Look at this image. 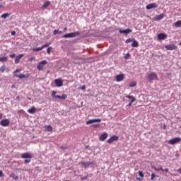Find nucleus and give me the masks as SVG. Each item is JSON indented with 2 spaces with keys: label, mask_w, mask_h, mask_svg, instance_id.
<instances>
[{
  "label": "nucleus",
  "mask_w": 181,
  "mask_h": 181,
  "mask_svg": "<svg viewBox=\"0 0 181 181\" xmlns=\"http://www.w3.org/2000/svg\"><path fill=\"white\" fill-rule=\"evenodd\" d=\"M11 35H12V36H15V35H16V31H11Z\"/></svg>",
  "instance_id": "47"
},
{
  "label": "nucleus",
  "mask_w": 181,
  "mask_h": 181,
  "mask_svg": "<svg viewBox=\"0 0 181 181\" xmlns=\"http://www.w3.org/2000/svg\"><path fill=\"white\" fill-rule=\"evenodd\" d=\"M152 169H154L156 172H160V170H161V172H163V168L162 167H160L159 168H156V167H152Z\"/></svg>",
  "instance_id": "28"
},
{
  "label": "nucleus",
  "mask_w": 181,
  "mask_h": 181,
  "mask_svg": "<svg viewBox=\"0 0 181 181\" xmlns=\"http://www.w3.org/2000/svg\"><path fill=\"white\" fill-rule=\"evenodd\" d=\"M0 177H4V173L2 170H0Z\"/></svg>",
  "instance_id": "45"
},
{
  "label": "nucleus",
  "mask_w": 181,
  "mask_h": 181,
  "mask_svg": "<svg viewBox=\"0 0 181 181\" xmlns=\"http://www.w3.org/2000/svg\"><path fill=\"white\" fill-rule=\"evenodd\" d=\"M21 158L25 160V163H29L30 162V159H32V154L29 153H25L21 155Z\"/></svg>",
  "instance_id": "2"
},
{
  "label": "nucleus",
  "mask_w": 181,
  "mask_h": 181,
  "mask_svg": "<svg viewBox=\"0 0 181 181\" xmlns=\"http://www.w3.org/2000/svg\"><path fill=\"white\" fill-rule=\"evenodd\" d=\"M119 139V137L117 135L112 136L108 140L107 144H111L114 142V141H118Z\"/></svg>",
  "instance_id": "8"
},
{
  "label": "nucleus",
  "mask_w": 181,
  "mask_h": 181,
  "mask_svg": "<svg viewBox=\"0 0 181 181\" xmlns=\"http://www.w3.org/2000/svg\"><path fill=\"white\" fill-rule=\"evenodd\" d=\"M14 76H16V77H18V78H28V77H30V74H21L20 75H16V74H15Z\"/></svg>",
  "instance_id": "14"
},
{
  "label": "nucleus",
  "mask_w": 181,
  "mask_h": 181,
  "mask_svg": "<svg viewBox=\"0 0 181 181\" xmlns=\"http://www.w3.org/2000/svg\"><path fill=\"white\" fill-rule=\"evenodd\" d=\"M119 33H124V35H128V33H131L132 32V29H126V30H119Z\"/></svg>",
  "instance_id": "17"
},
{
  "label": "nucleus",
  "mask_w": 181,
  "mask_h": 181,
  "mask_svg": "<svg viewBox=\"0 0 181 181\" xmlns=\"http://www.w3.org/2000/svg\"><path fill=\"white\" fill-rule=\"evenodd\" d=\"M56 94H57V91H52V97H54V98H56L57 95Z\"/></svg>",
  "instance_id": "39"
},
{
  "label": "nucleus",
  "mask_w": 181,
  "mask_h": 181,
  "mask_svg": "<svg viewBox=\"0 0 181 181\" xmlns=\"http://www.w3.org/2000/svg\"><path fill=\"white\" fill-rule=\"evenodd\" d=\"M79 165H82V166H83V168H88V166H91V165H94V162H81L79 163Z\"/></svg>",
  "instance_id": "10"
},
{
  "label": "nucleus",
  "mask_w": 181,
  "mask_h": 181,
  "mask_svg": "<svg viewBox=\"0 0 181 181\" xmlns=\"http://www.w3.org/2000/svg\"><path fill=\"white\" fill-rule=\"evenodd\" d=\"M40 50H43V47H37V48H33V52H40Z\"/></svg>",
  "instance_id": "27"
},
{
  "label": "nucleus",
  "mask_w": 181,
  "mask_h": 181,
  "mask_svg": "<svg viewBox=\"0 0 181 181\" xmlns=\"http://www.w3.org/2000/svg\"><path fill=\"white\" fill-rule=\"evenodd\" d=\"M4 6H2L1 4H0V8H2Z\"/></svg>",
  "instance_id": "60"
},
{
  "label": "nucleus",
  "mask_w": 181,
  "mask_h": 181,
  "mask_svg": "<svg viewBox=\"0 0 181 181\" xmlns=\"http://www.w3.org/2000/svg\"><path fill=\"white\" fill-rule=\"evenodd\" d=\"M45 128L47 132H53V127L52 126L50 125L45 126Z\"/></svg>",
  "instance_id": "19"
},
{
  "label": "nucleus",
  "mask_w": 181,
  "mask_h": 181,
  "mask_svg": "<svg viewBox=\"0 0 181 181\" xmlns=\"http://www.w3.org/2000/svg\"><path fill=\"white\" fill-rule=\"evenodd\" d=\"M50 46V43H46L45 45H42V49H45V47H49Z\"/></svg>",
  "instance_id": "36"
},
{
  "label": "nucleus",
  "mask_w": 181,
  "mask_h": 181,
  "mask_svg": "<svg viewBox=\"0 0 181 181\" xmlns=\"http://www.w3.org/2000/svg\"><path fill=\"white\" fill-rule=\"evenodd\" d=\"M155 177H158L155 173L151 174V180H155Z\"/></svg>",
  "instance_id": "33"
},
{
  "label": "nucleus",
  "mask_w": 181,
  "mask_h": 181,
  "mask_svg": "<svg viewBox=\"0 0 181 181\" xmlns=\"http://www.w3.org/2000/svg\"><path fill=\"white\" fill-rule=\"evenodd\" d=\"M137 180L139 181H142V180L141 178H137Z\"/></svg>",
  "instance_id": "58"
},
{
  "label": "nucleus",
  "mask_w": 181,
  "mask_h": 181,
  "mask_svg": "<svg viewBox=\"0 0 181 181\" xmlns=\"http://www.w3.org/2000/svg\"><path fill=\"white\" fill-rule=\"evenodd\" d=\"M9 177H11L14 180H18V179H19V177H18V175H16L15 173H13L10 174Z\"/></svg>",
  "instance_id": "21"
},
{
  "label": "nucleus",
  "mask_w": 181,
  "mask_h": 181,
  "mask_svg": "<svg viewBox=\"0 0 181 181\" xmlns=\"http://www.w3.org/2000/svg\"><path fill=\"white\" fill-rule=\"evenodd\" d=\"M9 119H4L0 122V125L1 127H9Z\"/></svg>",
  "instance_id": "7"
},
{
  "label": "nucleus",
  "mask_w": 181,
  "mask_h": 181,
  "mask_svg": "<svg viewBox=\"0 0 181 181\" xmlns=\"http://www.w3.org/2000/svg\"><path fill=\"white\" fill-rule=\"evenodd\" d=\"M175 26H176V28H180L181 26V21H178L177 22L175 23Z\"/></svg>",
  "instance_id": "30"
},
{
  "label": "nucleus",
  "mask_w": 181,
  "mask_h": 181,
  "mask_svg": "<svg viewBox=\"0 0 181 181\" xmlns=\"http://www.w3.org/2000/svg\"><path fill=\"white\" fill-rule=\"evenodd\" d=\"M2 117H4V115H2V113H0V119H2Z\"/></svg>",
  "instance_id": "52"
},
{
  "label": "nucleus",
  "mask_w": 181,
  "mask_h": 181,
  "mask_svg": "<svg viewBox=\"0 0 181 181\" xmlns=\"http://www.w3.org/2000/svg\"><path fill=\"white\" fill-rule=\"evenodd\" d=\"M162 19H163V14H160V15L156 16L154 18V21H160Z\"/></svg>",
  "instance_id": "22"
},
{
  "label": "nucleus",
  "mask_w": 181,
  "mask_h": 181,
  "mask_svg": "<svg viewBox=\"0 0 181 181\" xmlns=\"http://www.w3.org/2000/svg\"><path fill=\"white\" fill-rule=\"evenodd\" d=\"M146 8L148 10L154 9L155 8H158V5L155 3H151L148 5H147Z\"/></svg>",
  "instance_id": "15"
},
{
  "label": "nucleus",
  "mask_w": 181,
  "mask_h": 181,
  "mask_svg": "<svg viewBox=\"0 0 181 181\" xmlns=\"http://www.w3.org/2000/svg\"><path fill=\"white\" fill-rule=\"evenodd\" d=\"M33 59H35L34 57H32L30 59V62H32V60H33Z\"/></svg>",
  "instance_id": "54"
},
{
  "label": "nucleus",
  "mask_w": 181,
  "mask_h": 181,
  "mask_svg": "<svg viewBox=\"0 0 181 181\" xmlns=\"http://www.w3.org/2000/svg\"><path fill=\"white\" fill-rule=\"evenodd\" d=\"M81 90H86V85H83L82 87L80 88Z\"/></svg>",
  "instance_id": "48"
},
{
  "label": "nucleus",
  "mask_w": 181,
  "mask_h": 181,
  "mask_svg": "<svg viewBox=\"0 0 181 181\" xmlns=\"http://www.w3.org/2000/svg\"><path fill=\"white\" fill-rule=\"evenodd\" d=\"M36 107L35 106H33L30 109L28 110V112H29V114H35V112H36Z\"/></svg>",
  "instance_id": "20"
},
{
  "label": "nucleus",
  "mask_w": 181,
  "mask_h": 181,
  "mask_svg": "<svg viewBox=\"0 0 181 181\" xmlns=\"http://www.w3.org/2000/svg\"><path fill=\"white\" fill-rule=\"evenodd\" d=\"M5 70H6V68L5 67V65H2L1 67H0V72L1 73H4L5 71Z\"/></svg>",
  "instance_id": "31"
},
{
  "label": "nucleus",
  "mask_w": 181,
  "mask_h": 181,
  "mask_svg": "<svg viewBox=\"0 0 181 181\" xmlns=\"http://www.w3.org/2000/svg\"><path fill=\"white\" fill-rule=\"evenodd\" d=\"M132 103H131V101H130V103H129V107H131V105H132Z\"/></svg>",
  "instance_id": "53"
},
{
  "label": "nucleus",
  "mask_w": 181,
  "mask_h": 181,
  "mask_svg": "<svg viewBox=\"0 0 181 181\" xmlns=\"http://www.w3.org/2000/svg\"><path fill=\"white\" fill-rule=\"evenodd\" d=\"M55 98H59L60 100H62V96H60V95H57V96H55Z\"/></svg>",
  "instance_id": "51"
},
{
  "label": "nucleus",
  "mask_w": 181,
  "mask_h": 181,
  "mask_svg": "<svg viewBox=\"0 0 181 181\" xmlns=\"http://www.w3.org/2000/svg\"><path fill=\"white\" fill-rule=\"evenodd\" d=\"M54 83L57 87H63V80L57 78L54 80Z\"/></svg>",
  "instance_id": "12"
},
{
  "label": "nucleus",
  "mask_w": 181,
  "mask_h": 181,
  "mask_svg": "<svg viewBox=\"0 0 181 181\" xmlns=\"http://www.w3.org/2000/svg\"><path fill=\"white\" fill-rule=\"evenodd\" d=\"M47 64V61L46 60H42L41 61L37 66V70L42 71L43 69H45V66Z\"/></svg>",
  "instance_id": "4"
},
{
  "label": "nucleus",
  "mask_w": 181,
  "mask_h": 181,
  "mask_svg": "<svg viewBox=\"0 0 181 181\" xmlns=\"http://www.w3.org/2000/svg\"><path fill=\"white\" fill-rule=\"evenodd\" d=\"M67 98V95L66 94H62L61 95V100H66Z\"/></svg>",
  "instance_id": "34"
},
{
  "label": "nucleus",
  "mask_w": 181,
  "mask_h": 181,
  "mask_svg": "<svg viewBox=\"0 0 181 181\" xmlns=\"http://www.w3.org/2000/svg\"><path fill=\"white\" fill-rule=\"evenodd\" d=\"M163 172H166V173L169 172V168L163 169Z\"/></svg>",
  "instance_id": "50"
},
{
  "label": "nucleus",
  "mask_w": 181,
  "mask_h": 181,
  "mask_svg": "<svg viewBox=\"0 0 181 181\" xmlns=\"http://www.w3.org/2000/svg\"><path fill=\"white\" fill-rule=\"evenodd\" d=\"M94 122H101V119H89L86 122V125H91V124H94Z\"/></svg>",
  "instance_id": "9"
},
{
  "label": "nucleus",
  "mask_w": 181,
  "mask_h": 181,
  "mask_svg": "<svg viewBox=\"0 0 181 181\" xmlns=\"http://www.w3.org/2000/svg\"><path fill=\"white\" fill-rule=\"evenodd\" d=\"M126 98H129V100H131V103H135V98L134 96L127 95L126 96Z\"/></svg>",
  "instance_id": "25"
},
{
  "label": "nucleus",
  "mask_w": 181,
  "mask_h": 181,
  "mask_svg": "<svg viewBox=\"0 0 181 181\" xmlns=\"http://www.w3.org/2000/svg\"><path fill=\"white\" fill-rule=\"evenodd\" d=\"M129 87H136V81H132L129 83Z\"/></svg>",
  "instance_id": "29"
},
{
  "label": "nucleus",
  "mask_w": 181,
  "mask_h": 181,
  "mask_svg": "<svg viewBox=\"0 0 181 181\" xmlns=\"http://www.w3.org/2000/svg\"><path fill=\"white\" fill-rule=\"evenodd\" d=\"M11 88H15V85H12Z\"/></svg>",
  "instance_id": "56"
},
{
  "label": "nucleus",
  "mask_w": 181,
  "mask_h": 181,
  "mask_svg": "<svg viewBox=\"0 0 181 181\" xmlns=\"http://www.w3.org/2000/svg\"><path fill=\"white\" fill-rule=\"evenodd\" d=\"M20 98H20L19 96H17V97H16V100H20Z\"/></svg>",
  "instance_id": "55"
},
{
  "label": "nucleus",
  "mask_w": 181,
  "mask_h": 181,
  "mask_svg": "<svg viewBox=\"0 0 181 181\" xmlns=\"http://www.w3.org/2000/svg\"><path fill=\"white\" fill-rule=\"evenodd\" d=\"M87 179H88V177H83L81 180H87Z\"/></svg>",
  "instance_id": "46"
},
{
  "label": "nucleus",
  "mask_w": 181,
  "mask_h": 181,
  "mask_svg": "<svg viewBox=\"0 0 181 181\" xmlns=\"http://www.w3.org/2000/svg\"><path fill=\"white\" fill-rule=\"evenodd\" d=\"M107 138H108V134L103 133V134L100 135V136L99 137V139L100 141H105Z\"/></svg>",
  "instance_id": "16"
},
{
  "label": "nucleus",
  "mask_w": 181,
  "mask_h": 181,
  "mask_svg": "<svg viewBox=\"0 0 181 181\" xmlns=\"http://www.w3.org/2000/svg\"><path fill=\"white\" fill-rule=\"evenodd\" d=\"M170 175H171V176H175V174H172V173H170Z\"/></svg>",
  "instance_id": "59"
},
{
  "label": "nucleus",
  "mask_w": 181,
  "mask_h": 181,
  "mask_svg": "<svg viewBox=\"0 0 181 181\" xmlns=\"http://www.w3.org/2000/svg\"><path fill=\"white\" fill-rule=\"evenodd\" d=\"M147 79L148 81H153V80H158V74L156 72H151L147 74Z\"/></svg>",
  "instance_id": "1"
},
{
  "label": "nucleus",
  "mask_w": 181,
  "mask_h": 181,
  "mask_svg": "<svg viewBox=\"0 0 181 181\" xmlns=\"http://www.w3.org/2000/svg\"><path fill=\"white\" fill-rule=\"evenodd\" d=\"M168 37V35L165 33H159L157 36L158 40H165Z\"/></svg>",
  "instance_id": "11"
},
{
  "label": "nucleus",
  "mask_w": 181,
  "mask_h": 181,
  "mask_svg": "<svg viewBox=\"0 0 181 181\" xmlns=\"http://www.w3.org/2000/svg\"><path fill=\"white\" fill-rule=\"evenodd\" d=\"M93 128H100V124H93Z\"/></svg>",
  "instance_id": "43"
},
{
  "label": "nucleus",
  "mask_w": 181,
  "mask_h": 181,
  "mask_svg": "<svg viewBox=\"0 0 181 181\" xmlns=\"http://www.w3.org/2000/svg\"><path fill=\"white\" fill-rule=\"evenodd\" d=\"M78 32H75V33H67L65 34L64 35L62 36L64 39L70 38V37H76V36H78Z\"/></svg>",
  "instance_id": "5"
},
{
  "label": "nucleus",
  "mask_w": 181,
  "mask_h": 181,
  "mask_svg": "<svg viewBox=\"0 0 181 181\" xmlns=\"http://www.w3.org/2000/svg\"><path fill=\"white\" fill-rule=\"evenodd\" d=\"M139 176H140V177H144V173H142V171H139Z\"/></svg>",
  "instance_id": "42"
},
{
  "label": "nucleus",
  "mask_w": 181,
  "mask_h": 181,
  "mask_svg": "<svg viewBox=\"0 0 181 181\" xmlns=\"http://www.w3.org/2000/svg\"><path fill=\"white\" fill-rule=\"evenodd\" d=\"M129 57H131V54H129V53L126 54V55L124 56V59L126 60L129 59Z\"/></svg>",
  "instance_id": "37"
},
{
  "label": "nucleus",
  "mask_w": 181,
  "mask_h": 181,
  "mask_svg": "<svg viewBox=\"0 0 181 181\" xmlns=\"http://www.w3.org/2000/svg\"><path fill=\"white\" fill-rule=\"evenodd\" d=\"M0 62H1V63H5V62H8V57H0Z\"/></svg>",
  "instance_id": "26"
},
{
  "label": "nucleus",
  "mask_w": 181,
  "mask_h": 181,
  "mask_svg": "<svg viewBox=\"0 0 181 181\" xmlns=\"http://www.w3.org/2000/svg\"><path fill=\"white\" fill-rule=\"evenodd\" d=\"M64 31L67 30V28H64Z\"/></svg>",
  "instance_id": "57"
},
{
  "label": "nucleus",
  "mask_w": 181,
  "mask_h": 181,
  "mask_svg": "<svg viewBox=\"0 0 181 181\" xmlns=\"http://www.w3.org/2000/svg\"><path fill=\"white\" fill-rule=\"evenodd\" d=\"M180 46H181V42L180 43Z\"/></svg>",
  "instance_id": "61"
},
{
  "label": "nucleus",
  "mask_w": 181,
  "mask_h": 181,
  "mask_svg": "<svg viewBox=\"0 0 181 181\" xmlns=\"http://www.w3.org/2000/svg\"><path fill=\"white\" fill-rule=\"evenodd\" d=\"M134 40L131 39V38H128L127 40H126V43H131V42H133Z\"/></svg>",
  "instance_id": "40"
},
{
  "label": "nucleus",
  "mask_w": 181,
  "mask_h": 181,
  "mask_svg": "<svg viewBox=\"0 0 181 181\" xmlns=\"http://www.w3.org/2000/svg\"><path fill=\"white\" fill-rule=\"evenodd\" d=\"M52 52V47H48L47 48V53L48 54H50V52Z\"/></svg>",
  "instance_id": "38"
},
{
  "label": "nucleus",
  "mask_w": 181,
  "mask_h": 181,
  "mask_svg": "<svg viewBox=\"0 0 181 181\" xmlns=\"http://www.w3.org/2000/svg\"><path fill=\"white\" fill-rule=\"evenodd\" d=\"M21 69H16L15 71H14V74H16V73H21Z\"/></svg>",
  "instance_id": "44"
},
{
  "label": "nucleus",
  "mask_w": 181,
  "mask_h": 181,
  "mask_svg": "<svg viewBox=\"0 0 181 181\" xmlns=\"http://www.w3.org/2000/svg\"><path fill=\"white\" fill-rule=\"evenodd\" d=\"M132 46V47H138V46H139L138 41H136V40H135V39H134Z\"/></svg>",
  "instance_id": "23"
},
{
  "label": "nucleus",
  "mask_w": 181,
  "mask_h": 181,
  "mask_svg": "<svg viewBox=\"0 0 181 181\" xmlns=\"http://www.w3.org/2000/svg\"><path fill=\"white\" fill-rule=\"evenodd\" d=\"M166 50H176L177 49V47L175 45H165Z\"/></svg>",
  "instance_id": "13"
},
{
  "label": "nucleus",
  "mask_w": 181,
  "mask_h": 181,
  "mask_svg": "<svg viewBox=\"0 0 181 181\" xmlns=\"http://www.w3.org/2000/svg\"><path fill=\"white\" fill-rule=\"evenodd\" d=\"M23 57V54H21L18 56H17L15 59V63L16 64H18V63H19V62H21V59Z\"/></svg>",
  "instance_id": "18"
},
{
  "label": "nucleus",
  "mask_w": 181,
  "mask_h": 181,
  "mask_svg": "<svg viewBox=\"0 0 181 181\" xmlns=\"http://www.w3.org/2000/svg\"><path fill=\"white\" fill-rule=\"evenodd\" d=\"M57 33H62V31H59V30H54L53 32V35H57Z\"/></svg>",
  "instance_id": "35"
},
{
  "label": "nucleus",
  "mask_w": 181,
  "mask_h": 181,
  "mask_svg": "<svg viewBox=\"0 0 181 181\" xmlns=\"http://www.w3.org/2000/svg\"><path fill=\"white\" fill-rule=\"evenodd\" d=\"M49 5H50V1H45V4L42 6V9L45 8H47V6H49Z\"/></svg>",
  "instance_id": "24"
},
{
  "label": "nucleus",
  "mask_w": 181,
  "mask_h": 181,
  "mask_svg": "<svg viewBox=\"0 0 181 181\" xmlns=\"http://www.w3.org/2000/svg\"><path fill=\"white\" fill-rule=\"evenodd\" d=\"M10 57H11V59H13V57H15V54H10Z\"/></svg>",
  "instance_id": "49"
},
{
  "label": "nucleus",
  "mask_w": 181,
  "mask_h": 181,
  "mask_svg": "<svg viewBox=\"0 0 181 181\" xmlns=\"http://www.w3.org/2000/svg\"><path fill=\"white\" fill-rule=\"evenodd\" d=\"M8 16H9V13H4L1 15V18H2L3 19H6Z\"/></svg>",
  "instance_id": "32"
},
{
  "label": "nucleus",
  "mask_w": 181,
  "mask_h": 181,
  "mask_svg": "<svg viewBox=\"0 0 181 181\" xmlns=\"http://www.w3.org/2000/svg\"><path fill=\"white\" fill-rule=\"evenodd\" d=\"M181 142L180 137H175L168 141L169 145H176V144H180Z\"/></svg>",
  "instance_id": "3"
},
{
  "label": "nucleus",
  "mask_w": 181,
  "mask_h": 181,
  "mask_svg": "<svg viewBox=\"0 0 181 181\" xmlns=\"http://www.w3.org/2000/svg\"><path fill=\"white\" fill-rule=\"evenodd\" d=\"M18 114H25V110H18Z\"/></svg>",
  "instance_id": "41"
},
{
  "label": "nucleus",
  "mask_w": 181,
  "mask_h": 181,
  "mask_svg": "<svg viewBox=\"0 0 181 181\" xmlns=\"http://www.w3.org/2000/svg\"><path fill=\"white\" fill-rule=\"evenodd\" d=\"M124 78H125V75L124 74H118L115 76V81L119 83L121 81H124Z\"/></svg>",
  "instance_id": "6"
}]
</instances>
